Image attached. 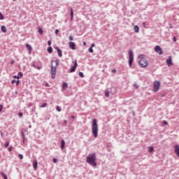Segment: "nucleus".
Listing matches in <instances>:
<instances>
[{"label": "nucleus", "mask_w": 179, "mask_h": 179, "mask_svg": "<svg viewBox=\"0 0 179 179\" xmlns=\"http://www.w3.org/2000/svg\"><path fill=\"white\" fill-rule=\"evenodd\" d=\"M15 83H16L17 86H18L19 83H20V80H16Z\"/></svg>", "instance_id": "58836bf2"}, {"label": "nucleus", "mask_w": 179, "mask_h": 179, "mask_svg": "<svg viewBox=\"0 0 179 179\" xmlns=\"http://www.w3.org/2000/svg\"><path fill=\"white\" fill-rule=\"evenodd\" d=\"M46 106H47V103H43V104L41 106V108H44V107H46Z\"/></svg>", "instance_id": "c85d7f7f"}, {"label": "nucleus", "mask_w": 179, "mask_h": 179, "mask_svg": "<svg viewBox=\"0 0 179 179\" xmlns=\"http://www.w3.org/2000/svg\"><path fill=\"white\" fill-rule=\"evenodd\" d=\"M58 33H59V30L55 29V34H58Z\"/></svg>", "instance_id": "79ce46f5"}, {"label": "nucleus", "mask_w": 179, "mask_h": 179, "mask_svg": "<svg viewBox=\"0 0 179 179\" xmlns=\"http://www.w3.org/2000/svg\"><path fill=\"white\" fill-rule=\"evenodd\" d=\"M25 47L29 51V54H30V52H31V51H33V48H31V46L29 43H27Z\"/></svg>", "instance_id": "f8f14e48"}, {"label": "nucleus", "mask_w": 179, "mask_h": 179, "mask_svg": "<svg viewBox=\"0 0 179 179\" xmlns=\"http://www.w3.org/2000/svg\"><path fill=\"white\" fill-rule=\"evenodd\" d=\"M153 150H154L153 147H149V152H150V153H152V152H153Z\"/></svg>", "instance_id": "cd10ccee"}, {"label": "nucleus", "mask_w": 179, "mask_h": 179, "mask_svg": "<svg viewBox=\"0 0 179 179\" xmlns=\"http://www.w3.org/2000/svg\"><path fill=\"white\" fill-rule=\"evenodd\" d=\"M64 122L65 125H66V124H68V121L67 120H64Z\"/></svg>", "instance_id": "09e8293b"}, {"label": "nucleus", "mask_w": 179, "mask_h": 179, "mask_svg": "<svg viewBox=\"0 0 179 179\" xmlns=\"http://www.w3.org/2000/svg\"><path fill=\"white\" fill-rule=\"evenodd\" d=\"M9 146V142H6V144L4 145V148H8Z\"/></svg>", "instance_id": "c9c22d12"}, {"label": "nucleus", "mask_w": 179, "mask_h": 179, "mask_svg": "<svg viewBox=\"0 0 179 179\" xmlns=\"http://www.w3.org/2000/svg\"><path fill=\"white\" fill-rule=\"evenodd\" d=\"M8 150V152H12V147H9Z\"/></svg>", "instance_id": "a18cd8bd"}, {"label": "nucleus", "mask_w": 179, "mask_h": 179, "mask_svg": "<svg viewBox=\"0 0 179 179\" xmlns=\"http://www.w3.org/2000/svg\"><path fill=\"white\" fill-rule=\"evenodd\" d=\"M36 69H38V70H40V69H41V67H40V66H38V67H36Z\"/></svg>", "instance_id": "6e6d98bb"}, {"label": "nucleus", "mask_w": 179, "mask_h": 179, "mask_svg": "<svg viewBox=\"0 0 179 179\" xmlns=\"http://www.w3.org/2000/svg\"><path fill=\"white\" fill-rule=\"evenodd\" d=\"M1 31H3V33H6V31H7V30H6V27H5V26H1Z\"/></svg>", "instance_id": "f3484780"}, {"label": "nucleus", "mask_w": 179, "mask_h": 179, "mask_svg": "<svg viewBox=\"0 0 179 179\" xmlns=\"http://www.w3.org/2000/svg\"><path fill=\"white\" fill-rule=\"evenodd\" d=\"M56 50H57V51H58V50H61V49H59V48H58V47H56V48H55Z\"/></svg>", "instance_id": "603ef678"}, {"label": "nucleus", "mask_w": 179, "mask_h": 179, "mask_svg": "<svg viewBox=\"0 0 179 179\" xmlns=\"http://www.w3.org/2000/svg\"><path fill=\"white\" fill-rule=\"evenodd\" d=\"M128 54H129V68H131L132 62H134V52L129 50L128 52Z\"/></svg>", "instance_id": "39448f33"}, {"label": "nucleus", "mask_w": 179, "mask_h": 179, "mask_svg": "<svg viewBox=\"0 0 179 179\" xmlns=\"http://www.w3.org/2000/svg\"><path fill=\"white\" fill-rule=\"evenodd\" d=\"M138 65L141 68H146V66H148V65H149V62H148V59H146L145 58L143 57L138 62Z\"/></svg>", "instance_id": "20e7f679"}, {"label": "nucleus", "mask_w": 179, "mask_h": 179, "mask_svg": "<svg viewBox=\"0 0 179 179\" xmlns=\"http://www.w3.org/2000/svg\"><path fill=\"white\" fill-rule=\"evenodd\" d=\"M32 66H34V68H37V66H36L34 64H33Z\"/></svg>", "instance_id": "3c124183"}, {"label": "nucleus", "mask_w": 179, "mask_h": 179, "mask_svg": "<svg viewBox=\"0 0 179 179\" xmlns=\"http://www.w3.org/2000/svg\"><path fill=\"white\" fill-rule=\"evenodd\" d=\"M48 45H51V41H48Z\"/></svg>", "instance_id": "49530a36"}, {"label": "nucleus", "mask_w": 179, "mask_h": 179, "mask_svg": "<svg viewBox=\"0 0 179 179\" xmlns=\"http://www.w3.org/2000/svg\"><path fill=\"white\" fill-rule=\"evenodd\" d=\"M57 158H53V163H57Z\"/></svg>", "instance_id": "a19ab883"}, {"label": "nucleus", "mask_w": 179, "mask_h": 179, "mask_svg": "<svg viewBox=\"0 0 179 179\" xmlns=\"http://www.w3.org/2000/svg\"><path fill=\"white\" fill-rule=\"evenodd\" d=\"M18 157H19V158H20L21 160H22V159H23V155L19 154V155H18Z\"/></svg>", "instance_id": "f704fd0d"}, {"label": "nucleus", "mask_w": 179, "mask_h": 179, "mask_svg": "<svg viewBox=\"0 0 179 179\" xmlns=\"http://www.w3.org/2000/svg\"><path fill=\"white\" fill-rule=\"evenodd\" d=\"M94 46H95L94 43H92V44L91 45L92 48H93V47H94Z\"/></svg>", "instance_id": "8fccbe9b"}, {"label": "nucleus", "mask_w": 179, "mask_h": 179, "mask_svg": "<svg viewBox=\"0 0 179 179\" xmlns=\"http://www.w3.org/2000/svg\"><path fill=\"white\" fill-rule=\"evenodd\" d=\"M1 136H3V133H1Z\"/></svg>", "instance_id": "13d9d810"}, {"label": "nucleus", "mask_w": 179, "mask_h": 179, "mask_svg": "<svg viewBox=\"0 0 179 179\" xmlns=\"http://www.w3.org/2000/svg\"><path fill=\"white\" fill-rule=\"evenodd\" d=\"M71 118H72V120H75V116H74V115H72V116H71Z\"/></svg>", "instance_id": "864d4df0"}, {"label": "nucleus", "mask_w": 179, "mask_h": 179, "mask_svg": "<svg viewBox=\"0 0 179 179\" xmlns=\"http://www.w3.org/2000/svg\"><path fill=\"white\" fill-rule=\"evenodd\" d=\"M18 76H19L20 78H23V73L19 72V73H18Z\"/></svg>", "instance_id": "a878e982"}, {"label": "nucleus", "mask_w": 179, "mask_h": 179, "mask_svg": "<svg viewBox=\"0 0 179 179\" xmlns=\"http://www.w3.org/2000/svg\"><path fill=\"white\" fill-rule=\"evenodd\" d=\"M84 75L83 72H79V77L80 78H83Z\"/></svg>", "instance_id": "7c9ffc66"}, {"label": "nucleus", "mask_w": 179, "mask_h": 179, "mask_svg": "<svg viewBox=\"0 0 179 179\" xmlns=\"http://www.w3.org/2000/svg\"><path fill=\"white\" fill-rule=\"evenodd\" d=\"M73 20V8H71V21Z\"/></svg>", "instance_id": "2eb2a0df"}, {"label": "nucleus", "mask_w": 179, "mask_h": 179, "mask_svg": "<svg viewBox=\"0 0 179 179\" xmlns=\"http://www.w3.org/2000/svg\"><path fill=\"white\" fill-rule=\"evenodd\" d=\"M53 62H54V60H52L50 73H51L52 79H55V76L57 75V66H54V65H52Z\"/></svg>", "instance_id": "7ed1b4c3"}, {"label": "nucleus", "mask_w": 179, "mask_h": 179, "mask_svg": "<svg viewBox=\"0 0 179 179\" xmlns=\"http://www.w3.org/2000/svg\"><path fill=\"white\" fill-rule=\"evenodd\" d=\"M11 83H12V84L16 83V80H11Z\"/></svg>", "instance_id": "c03bdc74"}, {"label": "nucleus", "mask_w": 179, "mask_h": 179, "mask_svg": "<svg viewBox=\"0 0 179 179\" xmlns=\"http://www.w3.org/2000/svg\"><path fill=\"white\" fill-rule=\"evenodd\" d=\"M112 72H113V73H117V70L113 69V70H112Z\"/></svg>", "instance_id": "37998d69"}, {"label": "nucleus", "mask_w": 179, "mask_h": 179, "mask_svg": "<svg viewBox=\"0 0 179 179\" xmlns=\"http://www.w3.org/2000/svg\"><path fill=\"white\" fill-rule=\"evenodd\" d=\"M89 52H91V53L94 52L93 48L90 47L89 48Z\"/></svg>", "instance_id": "c756f323"}, {"label": "nucleus", "mask_w": 179, "mask_h": 179, "mask_svg": "<svg viewBox=\"0 0 179 179\" xmlns=\"http://www.w3.org/2000/svg\"><path fill=\"white\" fill-rule=\"evenodd\" d=\"M47 51L48 52H49V54H52V51H53L52 47L48 48Z\"/></svg>", "instance_id": "aec40b11"}, {"label": "nucleus", "mask_w": 179, "mask_h": 179, "mask_svg": "<svg viewBox=\"0 0 179 179\" xmlns=\"http://www.w3.org/2000/svg\"><path fill=\"white\" fill-rule=\"evenodd\" d=\"M3 19H5L3 14H2V13H0V20H3Z\"/></svg>", "instance_id": "393cba45"}, {"label": "nucleus", "mask_w": 179, "mask_h": 179, "mask_svg": "<svg viewBox=\"0 0 179 179\" xmlns=\"http://www.w3.org/2000/svg\"><path fill=\"white\" fill-rule=\"evenodd\" d=\"M169 124V122H167V121L164 120L162 122V125H167Z\"/></svg>", "instance_id": "473e14b6"}, {"label": "nucleus", "mask_w": 179, "mask_h": 179, "mask_svg": "<svg viewBox=\"0 0 179 179\" xmlns=\"http://www.w3.org/2000/svg\"><path fill=\"white\" fill-rule=\"evenodd\" d=\"M18 115H19V117H23V113H19Z\"/></svg>", "instance_id": "ea45409f"}, {"label": "nucleus", "mask_w": 179, "mask_h": 179, "mask_svg": "<svg viewBox=\"0 0 179 179\" xmlns=\"http://www.w3.org/2000/svg\"><path fill=\"white\" fill-rule=\"evenodd\" d=\"M166 64L169 66L173 65V59L171 58V56H169V59H166Z\"/></svg>", "instance_id": "1a4fd4ad"}, {"label": "nucleus", "mask_w": 179, "mask_h": 179, "mask_svg": "<svg viewBox=\"0 0 179 179\" xmlns=\"http://www.w3.org/2000/svg\"><path fill=\"white\" fill-rule=\"evenodd\" d=\"M69 48L71 49V50H76V45L75 44V43L73 42H69Z\"/></svg>", "instance_id": "9b49d317"}, {"label": "nucleus", "mask_w": 179, "mask_h": 179, "mask_svg": "<svg viewBox=\"0 0 179 179\" xmlns=\"http://www.w3.org/2000/svg\"><path fill=\"white\" fill-rule=\"evenodd\" d=\"M145 24H146V22H143V26H144V27H145Z\"/></svg>", "instance_id": "5fc2aeb1"}, {"label": "nucleus", "mask_w": 179, "mask_h": 179, "mask_svg": "<svg viewBox=\"0 0 179 179\" xmlns=\"http://www.w3.org/2000/svg\"><path fill=\"white\" fill-rule=\"evenodd\" d=\"M3 110V106L0 105V113Z\"/></svg>", "instance_id": "4c0bfd02"}, {"label": "nucleus", "mask_w": 179, "mask_h": 179, "mask_svg": "<svg viewBox=\"0 0 179 179\" xmlns=\"http://www.w3.org/2000/svg\"><path fill=\"white\" fill-rule=\"evenodd\" d=\"M159 87H160V82L155 81L153 86L154 92H157L159 90Z\"/></svg>", "instance_id": "423d86ee"}, {"label": "nucleus", "mask_w": 179, "mask_h": 179, "mask_svg": "<svg viewBox=\"0 0 179 179\" xmlns=\"http://www.w3.org/2000/svg\"><path fill=\"white\" fill-rule=\"evenodd\" d=\"M1 176H2V177H3L4 179H8V176H6V174H5V173L3 172H1Z\"/></svg>", "instance_id": "4be33fe9"}, {"label": "nucleus", "mask_w": 179, "mask_h": 179, "mask_svg": "<svg viewBox=\"0 0 179 179\" xmlns=\"http://www.w3.org/2000/svg\"><path fill=\"white\" fill-rule=\"evenodd\" d=\"M174 150H175L176 155H177L178 157H179V145H174Z\"/></svg>", "instance_id": "9d476101"}, {"label": "nucleus", "mask_w": 179, "mask_h": 179, "mask_svg": "<svg viewBox=\"0 0 179 179\" xmlns=\"http://www.w3.org/2000/svg\"><path fill=\"white\" fill-rule=\"evenodd\" d=\"M69 40L70 41H72L73 40V36H72L71 35L69 36Z\"/></svg>", "instance_id": "72a5a7b5"}, {"label": "nucleus", "mask_w": 179, "mask_h": 179, "mask_svg": "<svg viewBox=\"0 0 179 179\" xmlns=\"http://www.w3.org/2000/svg\"><path fill=\"white\" fill-rule=\"evenodd\" d=\"M83 45H86V42H83Z\"/></svg>", "instance_id": "4d7b16f0"}, {"label": "nucleus", "mask_w": 179, "mask_h": 179, "mask_svg": "<svg viewBox=\"0 0 179 179\" xmlns=\"http://www.w3.org/2000/svg\"><path fill=\"white\" fill-rule=\"evenodd\" d=\"M92 132L94 138L99 136V125L97 124V120L93 119L92 124Z\"/></svg>", "instance_id": "f03ea898"}, {"label": "nucleus", "mask_w": 179, "mask_h": 179, "mask_svg": "<svg viewBox=\"0 0 179 179\" xmlns=\"http://www.w3.org/2000/svg\"><path fill=\"white\" fill-rule=\"evenodd\" d=\"M65 148V140L62 139L61 141V149H64Z\"/></svg>", "instance_id": "4468645a"}, {"label": "nucleus", "mask_w": 179, "mask_h": 179, "mask_svg": "<svg viewBox=\"0 0 179 179\" xmlns=\"http://www.w3.org/2000/svg\"><path fill=\"white\" fill-rule=\"evenodd\" d=\"M134 31L136 33H139V27L138 25L134 26Z\"/></svg>", "instance_id": "6ab92c4d"}, {"label": "nucleus", "mask_w": 179, "mask_h": 179, "mask_svg": "<svg viewBox=\"0 0 179 179\" xmlns=\"http://www.w3.org/2000/svg\"><path fill=\"white\" fill-rule=\"evenodd\" d=\"M13 78L14 79H20V77H19V76H14Z\"/></svg>", "instance_id": "e433bc0d"}, {"label": "nucleus", "mask_w": 179, "mask_h": 179, "mask_svg": "<svg viewBox=\"0 0 179 179\" xmlns=\"http://www.w3.org/2000/svg\"><path fill=\"white\" fill-rule=\"evenodd\" d=\"M56 110H57V111H58L59 113L61 111V108L59 107V106H57L56 107Z\"/></svg>", "instance_id": "2f4dec72"}, {"label": "nucleus", "mask_w": 179, "mask_h": 179, "mask_svg": "<svg viewBox=\"0 0 179 179\" xmlns=\"http://www.w3.org/2000/svg\"><path fill=\"white\" fill-rule=\"evenodd\" d=\"M136 89H138V87L137 85H136Z\"/></svg>", "instance_id": "052dcab7"}, {"label": "nucleus", "mask_w": 179, "mask_h": 179, "mask_svg": "<svg viewBox=\"0 0 179 179\" xmlns=\"http://www.w3.org/2000/svg\"><path fill=\"white\" fill-rule=\"evenodd\" d=\"M155 51H156L157 54H159V55H162L163 54V50L159 45L155 46Z\"/></svg>", "instance_id": "0eeeda50"}, {"label": "nucleus", "mask_w": 179, "mask_h": 179, "mask_svg": "<svg viewBox=\"0 0 179 179\" xmlns=\"http://www.w3.org/2000/svg\"><path fill=\"white\" fill-rule=\"evenodd\" d=\"M66 87H68V84L66 83H64L62 85V90H66Z\"/></svg>", "instance_id": "dca6fc26"}, {"label": "nucleus", "mask_w": 179, "mask_h": 179, "mask_svg": "<svg viewBox=\"0 0 179 179\" xmlns=\"http://www.w3.org/2000/svg\"><path fill=\"white\" fill-rule=\"evenodd\" d=\"M13 1H16V0H13Z\"/></svg>", "instance_id": "680f3d73"}, {"label": "nucleus", "mask_w": 179, "mask_h": 179, "mask_svg": "<svg viewBox=\"0 0 179 179\" xmlns=\"http://www.w3.org/2000/svg\"><path fill=\"white\" fill-rule=\"evenodd\" d=\"M29 128H31V125H29Z\"/></svg>", "instance_id": "bf43d9fd"}, {"label": "nucleus", "mask_w": 179, "mask_h": 179, "mask_svg": "<svg viewBox=\"0 0 179 179\" xmlns=\"http://www.w3.org/2000/svg\"><path fill=\"white\" fill-rule=\"evenodd\" d=\"M105 96L106 97H110V92H108V90H107L105 92Z\"/></svg>", "instance_id": "b1692460"}, {"label": "nucleus", "mask_w": 179, "mask_h": 179, "mask_svg": "<svg viewBox=\"0 0 179 179\" xmlns=\"http://www.w3.org/2000/svg\"><path fill=\"white\" fill-rule=\"evenodd\" d=\"M38 166V163L37 162V161H34L33 167H34V170H37Z\"/></svg>", "instance_id": "ddd939ff"}, {"label": "nucleus", "mask_w": 179, "mask_h": 179, "mask_svg": "<svg viewBox=\"0 0 179 179\" xmlns=\"http://www.w3.org/2000/svg\"><path fill=\"white\" fill-rule=\"evenodd\" d=\"M76 68H78V62L75 60L73 66L71 67L70 72L72 73L76 71Z\"/></svg>", "instance_id": "6e6552de"}, {"label": "nucleus", "mask_w": 179, "mask_h": 179, "mask_svg": "<svg viewBox=\"0 0 179 179\" xmlns=\"http://www.w3.org/2000/svg\"><path fill=\"white\" fill-rule=\"evenodd\" d=\"M173 41H174V43H176V41H177V38H176V36L173 37Z\"/></svg>", "instance_id": "de8ad7c7"}, {"label": "nucleus", "mask_w": 179, "mask_h": 179, "mask_svg": "<svg viewBox=\"0 0 179 179\" xmlns=\"http://www.w3.org/2000/svg\"><path fill=\"white\" fill-rule=\"evenodd\" d=\"M96 152L88 155L87 157L86 162L90 164V166H92V167H96L97 166V162H96Z\"/></svg>", "instance_id": "f257e3e1"}, {"label": "nucleus", "mask_w": 179, "mask_h": 179, "mask_svg": "<svg viewBox=\"0 0 179 179\" xmlns=\"http://www.w3.org/2000/svg\"><path fill=\"white\" fill-rule=\"evenodd\" d=\"M24 132H26V130H22V139H23V142H24Z\"/></svg>", "instance_id": "412c9836"}, {"label": "nucleus", "mask_w": 179, "mask_h": 179, "mask_svg": "<svg viewBox=\"0 0 179 179\" xmlns=\"http://www.w3.org/2000/svg\"><path fill=\"white\" fill-rule=\"evenodd\" d=\"M38 33H39V34H43V29L38 28Z\"/></svg>", "instance_id": "bb28decb"}, {"label": "nucleus", "mask_w": 179, "mask_h": 179, "mask_svg": "<svg viewBox=\"0 0 179 179\" xmlns=\"http://www.w3.org/2000/svg\"><path fill=\"white\" fill-rule=\"evenodd\" d=\"M57 54H58V57H59L60 58H62V50H61V49L57 50Z\"/></svg>", "instance_id": "a211bd4d"}, {"label": "nucleus", "mask_w": 179, "mask_h": 179, "mask_svg": "<svg viewBox=\"0 0 179 179\" xmlns=\"http://www.w3.org/2000/svg\"><path fill=\"white\" fill-rule=\"evenodd\" d=\"M55 66H56V68L59 65V59H57L56 60H55Z\"/></svg>", "instance_id": "5701e85b"}]
</instances>
